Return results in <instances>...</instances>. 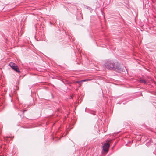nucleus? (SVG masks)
<instances>
[{
	"label": "nucleus",
	"instance_id": "obj_5",
	"mask_svg": "<svg viewBox=\"0 0 156 156\" xmlns=\"http://www.w3.org/2000/svg\"><path fill=\"white\" fill-rule=\"evenodd\" d=\"M139 81L140 83H143L144 84H145L146 83V81L142 79L139 80Z\"/></svg>",
	"mask_w": 156,
	"mask_h": 156
},
{
	"label": "nucleus",
	"instance_id": "obj_8",
	"mask_svg": "<svg viewBox=\"0 0 156 156\" xmlns=\"http://www.w3.org/2000/svg\"><path fill=\"white\" fill-rule=\"evenodd\" d=\"M26 111V110H24L23 112V113H24V112Z\"/></svg>",
	"mask_w": 156,
	"mask_h": 156
},
{
	"label": "nucleus",
	"instance_id": "obj_3",
	"mask_svg": "<svg viewBox=\"0 0 156 156\" xmlns=\"http://www.w3.org/2000/svg\"><path fill=\"white\" fill-rule=\"evenodd\" d=\"M9 66L12 69H14L15 67H17V65L13 62H10L9 63Z\"/></svg>",
	"mask_w": 156,
	"mask_h": 156
},
{
	"label": "nucleus",
	"instance_id": "obj_1",
	"mask_svg": "<svg viewBox=\"0 0 156 156\" xmlns=\"http://www.w3.org/2000/svg\"><path fill=\"white\" fill-rule=\"evenodd\" d=\"M104 67L109 70H112L118 72L122 71L119 65L117 63H115L113 61L108 60L104 64Z\"/></svg>",
	"mask_w": 156,
	"mask_h": 156
},
{
	"label": "nucleus",
	"instance_id": "obj_6",
	"mask_svg": "<svg viewBox=\"0 0 156 156\" xmlns=\"http://www.w3.org/2000/svg\"><path fill=\"white\" fill-rule=\"evenodd\" d=\"M91 80V79H85V80H82V81H81V82H85V81H90V80Z\"/></svg>",
	"mask_w": 156,
	"mask_h": 156
},
{
	"label": "nucleus",
	"instance_id": "obj_7",
	"mask_svg": "<svg viewBox=\"0 0 156 156\" xmlns=\"http://www.w3.org/2000/svg\"><path fill=\"white\" fill-rule=\"evenodd\" d=\"M81 82H82L81 81H76V83H80Z\"/></svg>",
	"mask_w": 156,
	"mask_h": 156
},
{
	"label": "nucleus",
	"instance_id": "obj_4",
	"mask_svg": "<svg viewBox=\"0 0 156 156\" xmlns=\"http://www.w3.org/2000/svg\"><path fill=\"white\" fill-rule=\"evenodd\" d=\"M13 69L17 72L20 73V69H19V68L17 66V67H15Z\"/></svg>",
	"mask_w": 156,
	"mask_h": 156
},
{
	"label": "nucleus",
	"instance_id": "obj_2",
	"mask_svg": "<svg viewBox=\"0 0 156 156\" xmlns=\"http://www.w3.org/2000/svg\"><path fill=\"white\" fill-rule=\"evenodd\" d=\"M110 145L108 143H105L103 146V150L107 152L109 147Z\"/></svg>",
	"mask_w": 156,
	"mask_h": 156
}]
</instances>
